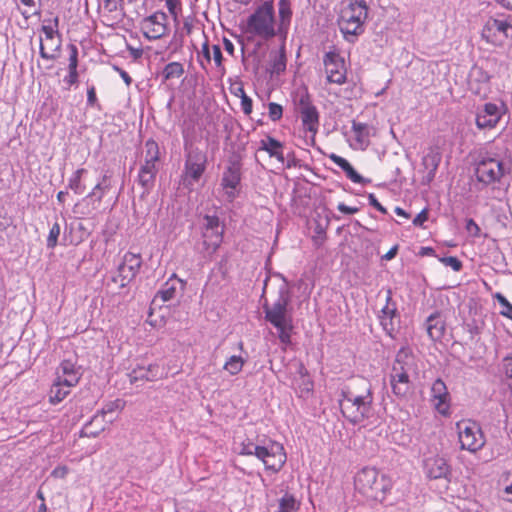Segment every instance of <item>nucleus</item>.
I'll use <instances>...</instances> for the list:
<instances>
[{
    "label": "nucleus",
    "instance_id": "nucleus-1",
    "mask_svg": "<svg viewBox=\"0 0 512 512\" xmlns=\"http://www.w3.org/2000/svg\"><path fill=\"white\" fill-rule=\"evenodd\" d=\"M181 132L185 156L181 182L185 188L191 191L205 173L208 157L206 152L197 145L201 135L193 117L184 120Z\"/></svg>",
    "mask_w": 512,
    "mask_h": 512
},
{
    "label": "nucleus",
    "instance_id": "nucleus-2",
    "mask_svg": "<svg viewBox=\"0 0 512 512\" xmlns=\"http://www.w3.org/2000/svg\"><path fill=\"white\" fill-rule=\"evenodd\" d=\"M290 302L291 293L287 283L283 281L278 288L277 299L271 305L267 301L263 304L265 320L276 328L278 338L284 346L291 343L293 330Z\"/></svg>",
    "mask_w": 512,
    "mask_h": 512
},
{
    "label": "nucleus",
    "instance_id": "nucleus-3",
    "mask_svg": "<svg viewBox=\"0 0 512 512\" xmlns=\"http://www.w3.org/2000/svg\"><path fill=\"white\" fill-rule=\"evenodd\" d=\"M418 375L416 357L409 347H402L397 352L389 374V382L393 394L404 399L412 390L413 379Z\"/></svg>",
    "mask_w": 512,
    "mask_h": 512
},
{
    "label": "nucleus",
    "instance_id": "nucleus-4",
    "mask_svg": "<svg viewBox=\"0 0 512 512\" xmlns=\"http://www.w3.org/2000/svg\"><path fill=\"white\" fill-rule=\"evenodd\" d=\"M368 9L365 0H349L348 4L342 7L338 26L346 41L353 43L364 33Z\"/></svg>",
    "mask_w": 512,
    "mask_h": 512
},
{
    "label": "nucleus",
    "instance_id": "nucleus-5",
    "mask_svg": "<svg viewBox=\"0 0 512 512\" xmlns=\"http://www.w3.org/2000/svg\"><path fill=\"white\" fill-rule=\"evenodd\" d=\"M354 485L368 500L382 502L392 488V481L377 469L364 467L356 474Z\"/></svg>",
    "mask_w": 512,
    "mask_h": 512
},
{
    "label": "nucleus",
    "instance_id": "nucleus-6",
    "mask_svg": "<svg viewBox=\"0 0 512 512\" xmlns=\"http://www.w3.org/2000/svg\"><path fill=\"white\" fill-rule=\"evenodd\" d=\"M338 402L343 416L353 424H359L372 415L373 395L370 385L359 395L351 390H342Z\"/></svg>",
    "mask_w": 512,
    "mask_h": 512
},
{
    "label": "nucleus",
    "instance_id": "nucleus-7",
    "mask_svg": "<svg viewBox=\"0 0 512 512\" xmlns=\"http://www.w3.org/2000/svg\"><path fill=\"white\" fill-rule=\"evenodd\" d=\"M474 166L477 180L485 185L499 182L510 171L504 157L493 151H481Z\"/></svg>",
    "mask_w": 512,
    "mask_h": 512
},
{
    "label": "nucleus",
    "instance_id": "nucleus-8",
    "mask_svg": "<svg viewBox=\"0 0 512 512\" xmlns=\"http://www.w3.org/2000/svg\"><path fill=\"white\" fill-rule=\"evenodd\" d=\"M247 32L263 39L275 36L273 1H265L247 20Z\"/></svg>",
    "mask_w": 512,
    "mask_h": 512
},
{
    "label": "nucleus",
    "instance_id": "nucleus-9",
    "mask_svg": "<svg viewBox=\"0 0 512 512\" xmlns=\"http://www.w3.org/2000/svg\"><path fill=\"white\" fill-rule=\"evenodd\" d=\"M456 429L461 449L476 452L484 446L485 437L475 421L461 420L457 422Z\"/></svg>",
    "mask_w": 512,
    "mask_h": 512
},
{
    "label": "nucleus",
    "instance_id": "nucleus-10",
    "mask_svg": "<svg viewBox=\"0 0 512 512\" xmlns=\"http://www.w3.org/2000/svg\"><path fill=\"white\" fill-rule=\"evenodd\" d=\"M51 24L43 25L41 31L45 38H40L39 54L45 60H55L61 49V36L59 34V18L56 16L50 21Z\"/></svg>",
    "mask_w": 512,
    "mask_h": 512
},
{
    "label": "nucleus",
    "instance_id": "nucleus-11",
    "mask_svg": "<svg viewBox=\"0 0 512 512\" xmlns=\"http://www.w3.org/2000/svg\"><path fill=\"white\" fill-rule=\"evenodd\" d=\"M223 232L224 229L217 216L206 215L204 217L201 252L205 256L210 257L218 250L223 241Z\"/></svg>",
    "mask_w": 512,
    "mask_h": 512
},
{
    "label": "nucleus",
    "instance_id": "nucleus-12",
    "mask_svg": "<svg viewBox=\"0 0 512 512\" xmlns=\"http://www.w3.org/2000/svg\"><path fill=\"white\" fill-rule=\"evenodd\" d=\"M296 105L303 127L315 135L319 128V112L307 92L297 94Z\"/></svg>",
    "mask_w": 512,
    "mask_h": 512
},
{
    "label": "nucleus",
    "instance_id": "nucleus-13",
    "mask_svg": "<svg viewBox=\"0 0 512 512\" xmlns=\"http://www.w3.org/2000/svg\"><path fill=\"white\" fill-rule=\"evenodd\" d=\"M140 29L149 40L162 38L168 32L167 14L162 11H156L152 15L143 18L140 22Z\"/></svg>",
    "mask_w": 512,
    "mask_h": 512
},
{
    "label": "nucleus",
    "instance_id": "nucleus-14",
    "mask_svg": "<svg viewBox=\"0 0 512 512\" xmlns=\"http://www.w3.org/2000/svg\"><path fill=\"white\" fill-rule=\"evenodd\" d=\"M141 265L142 258L140 254L125 253L122 263L118 266V274L113 280L119 282L120 287L127 286L139 273Z\"/></svg>",
    "mask_w": 512,
    "mask_h": 512
},
{
    "label": "nucleus",
    "instance_id": "nucleus-15",
    "mask_svg": "<svg viewBox=\"0 0 512 512\" xmlns=\"http://www.w3.org/2000/svg\"><path fill=\"white\" fill-rule=\"evenodd\" d=\"M323 62L329 83L342 85L346 82L345 61L340 54L334 51L327 52Z\"/></svg>",
    "mask_w": 512,
    "mask_h": 512
},
{
    "label": "nucleus",
    "instance_id": "nucleus-16",
    "mask_svg": "<svg viewBox=\"0 0 512 512\" xmlns=\"http://www.w3.org/2000/svg\"><path fill=\"white\" fill-rule=\"evenodd\" d=\"M504 113L503 103H485L476 113V126L479 129H492L496 127Z\"/></svg>",
    "mask_w": 512,
    "mask_h": 512
},
{
    "label": "nucleus",
    "instance_id": "nucleus-17",
    "mask_svg": "<svg viewBox=\"0 0 512 512\" xmlns=\"http://www.w3.org/2000/svg\"><path fill=\"white\" fill-rule=\"evenodd\" d=\"M241 182V166L238 162H232L223 172L221 187L226 199L232 202L237 197V189Z\"/></svg>",
    "mask_w": 512,
    "mask_h": 512
},
{
    "label": "nucleus",
    "instance_id": "nucleus-18",
    "mask_svg": "<svg viewBox=\"0 0 512 512\" xmlns=\"http://www.w3.org/2000/svg\"><path fill=\"white\" fill-rule=\"evenodd\" d=\"M430 401L435 410L443 416L449 414L450 396L446 384L441 379H437L431 386Z\"/></svg>",
    "mask_w": 512,
    "mask_h": 512
},
{
    "label": "nucleus",
    "instance_id": "nucleus-19",
    "mask_svg": "<svg viewBox=\"0 0 512 512\" xmlns=\"http://www.w3.org/2000/svg\"><path fill=\"white\" fill-rule=\"evenodd\" d=\"M482 38L495 46L505 44L504 19L490 18L482 29Z\"/></svg>",
    "mask_w": 512,
    "mask_h": 512
},
{
    "label": "nucleus",
    "instance_id": "nucleus-20",
    "mask_svg": "<svg viewBox=\"0 0 512 512\" xmlns=\"http://www.w3.org/2000/svg\"><path fill=\"white\" fill-rule=\"evenodd\" d=\"M424 470L430 479L447 478L450 474V466L441 456H432L425 460Z\"/></svg>",
    "mask_w": 512,
    "mask_h": 512
},
{
    "label": "nucleus",
    "instance_id": "nucleus-21",
    "mask_svg": "<svg viewBox=\"0 0 512 512\" xmlns=\"http://www.w3.org/2000/svg\"><path fill=\"white\" fill-rule=\"evenodd\" d=\"M159 146L156 141L149 139L145 142V159L141 164L139 171L142 173H152L157 175L159 162Z\"/></svg>",
    "mask_w": 512,
    "mask_h": 512
},
{
    "label": "nucleus",
    "instance_id": "nucleus-22",
    "mask_svg": "<svg viewBox=\"0 0 512 512\" xmlns=\"http://www.w3.org/2000/svg\"><path fill=\"white\" fill-rule=\"evenodd\" d=\"M56 379L66 386H76L81 378L79 368L71 360H63L56 372Z\"/></svg>",
    "mask_w": 512,
    "mask_h": 512
},
{
    "label": "nucleus",
    "instance_id": "nucleus-23",
    "mask_svg": "<svg viewBox=\"0 0 512 512\" xmlns=\"http://www.w3.org/2000/svg\"><path fill=\"white\" fill-rule=\"evenodd\" d=\"M286 453L282 444L271 442L270 456L264 460L263 464L267 470L278 472L286 463Z\"/></svg>",
    "mask_w": 512,
    "mask_h": 512
},
{
    "label": "nucleus",
    "instance_id": "nucleus-24",
    "mask_svg": "<svg viewBox=\"0 0 512 512\" xmlns=\"http://www.w3.org/2000/svg\"><path fill=\"white\" fill-rule=\"evenodd\" d=\"M162 377L160 367L157 364H150L147 367H136L129 373L130 383L138 381H155Z\"/></svg>",
    "mask_w": 512,
    "mask_h": 512
},
{
    "label": "nucleus",
    "instance_id": "nucleus-25",
    "mask_svg": "<svg viewBox=\"0 0 512 512\" xmlns=\"http://www.w3.org/2000/svg\"><path fill=\"white\" fill-rule=\"evenodd\" d=\"M329 158L334 164H336L345 172L346 177L350 179L353 183L364 185L371 182L369 179H366L362 177L359 173H357V171L345 158L336 154H331Z\"/></svg>",
    "mask_w": 512,
    "mask_h": 512
},
{
    "label": "nucleus",
    "instance_id": "nucleus-26",
    "mask_svg": "<svg viewBox=\"0 0 512 512\" xmlns=\"http://www.w3.org/2000/svg\"><path fill=\"white\" fill-rule=\"evenodd\" d=\"M201 53L208 63H210L211 60L214 61L215 67L222 75L225 73V67L223 65V55L219 45L215 44L210 46L209 42L206 40L202 44Z\"/></svg>",
    "mask_w": 512,
    "mask_h": 512
},
{
    "label": "nucleus",
    "instance_id": "nucleus-27",
    "mask_svg": "<svg viewBox=\"0 0 512 512\" xmlns=\"http://www.w3.org/2000/svg\"><path fill=\"white\" fill-rule=\"evenodd\" d=\"M259 144V150L267 152L270 157H274L284 164L283 144L280 141L267 135Z\"/></svg>",
    "mask_w": 512,
    "mask_h": 512
},
{
    "label": "nucleus",
    "instance_id": "nucleus-28",
    "mask_svg": "<svg viewBox=\"0 0 512 512\" xmlns=\"http://www.w3.org/2000/svg\"><path fill=\"white\" fill-rule=\"evenodd\" d=\"M441 161V155L435 150H429L422 158V165L426 171L425 181L430 183L436 174Z\"/></svg>",
    "mask_w": 512,
    "mask_h": 512
},
{
    "label": "nucleus",
    "instance_id": "nucleus-29",
    "mask_svg": "<svg viewBox=\"0 0 512 512\" xmlns=\"http://www.w3.org/2000/svg\"><path fill=\"white\" fill-rule=\"evenodd\" d=\"M428 336L433 340H440L445 332V322L439 313L431 314L426 320Z\"/></svg>",
    "mask_w": 512,
    "mask_h": 512
},
{
    "label": "nucleus",
    "instance_id": "nucleus-30",
    "mask_svg": "<svg viewBox=\"0 0 512 512\" xmlns=\"http://www.w3.org/2000/svg\"><path fill=\"white\" fill-rule=\"evenodd\" d=\"M69 50V63H68V75L64 77V82L68 86L75 85L78 82V48L74 44L68 45Z\"/></svg>",
    "mask_w": 512,
    "mask_h": 512
},
{
    "label": "nucleus",
    "instance_id": "nucleus-31",
    "mask_svg": "<svg viewBox=\"0 0 512 512\" xmlns=\"http://www.w3.org/2000/svg\"><path fill=\"white\" fill-rule=\"evenodd\" d=\"M352 132L354 134V139L358 148L364 149L368 146L370 138V127L366 123L353 121Z\"/></svg>",
    "mask_w": 512,
    "mask_h": 512
},
{
    "label": "nucleus",
    "instance_id": "nucleus-32",
    "mask_svg": "<svg viewBox=\"0 0 512 512\" xmlns=\"http://www.w3.org/2000/svg\"><path fill=\"white\" fill-rule=\"evenodd\" d=\"M71 387L72 386H66V384L62 383V381L55 379V381L53 382V384L50 388L49 401L52 404L60 403L70 393Z\"/></svg>",
    "mask_w": 512,
    "mask_h": 512
},
{
    "label": "nucleus",
    "instance_id": "nucleus-33",
    "mask_svg": "<svg viewBox=\"0 0 512 512\" xmlns=\"http://www.w3.org/2000/svg\"><path fill=\"white\" fill-rule=\"evenodd\" d=\"M107 180V175H104L102 178V182H99L95 185L92 191L83 199V201L87 199H92L93 208L97 209L104 197V195L109 191V185L105 184Z\"/></svg>",
    "mask_w": 512,
    "mask_h": 512
},
{
    "label": "nucleus",
    "instance_id": "nucleus-34",
    "mask_svg": "<svg viewBox=\"0 0 512 512\" xmlns=\"http://www.w3.org/2000/svg\"><path fill=\"white\" fill-rule=\"evenodd\" d=\"M177 282H181V280L177 279L175 275H173V277H171L167 282H165L161 289L157 292L154 301L157 298H161L163 302H167L174 299L177 292Z\"/></svg>",
    "mask_w": 512,
    "mask_h": 512
},
{
    "label": "nucleus",
    "instance_id": "nucleus-35",
    "mask_svg": "<svg viewBox=\"0 0 512 512\" xmlns=\"http://www.w3.org/2000/svg\"><path fill=\"white\" fill-rule=\"evenodd\" d=\"M278 14L280 19V30L287 29L292 18V10L290 0H279L278 2Z\"/></svg>",
    "mask_w": 512,
    "mask_h": 512
},
{
    "label": "nucleus",
    "instance_id": "nucleus-36",
    "mask_svg": "<svg viewBox=\"0 0 512 512\" xmlns=\"http://www.w3.org/2000/svg\"><path fill=\"white\" fill-rule=\"evenodd\" d=\"M246 360L242 356L232 355L224 363L223 369L231 376L239 374Z\"/></svg>",
    "mask_w": 512,
    "mask_h": 512
},
{
    "label": "nucleus",
    "instance_id": "nucleus-37",
    "mask_svg": "<svg viewBox=\"0 0 512 512\" xmlns=\"http://www.w3.org/2000/svg\"><path fill=\"white\" fill-rule=\"evenodd\" d=\"M87 173L84 168L77 169L68 180V188L71 189L75 194H82L86 187L82 183V177Z\"/></svg>",
    "mask_w": 512,
    "mask_h": 512
},
{
    "label": "nucleus",
    "instance_id": "nucleus-38",
    "mask_svg": "<svg viewBox=\"0 0 512 512\" xmlns=\"http://www.w3.org/2000/svg\"><path fill=\"white\" fill-rule=\"evenodd\" d=\"M183 74L184 67L180 62H170L164 67L162 71L164 80L180 78Z\"/></svg>",
    "mask_w": 512,
    "mask_h": 512
},
{
    "label": "nucleus",
    "instance_id": "nucleus-39",
    "mask_svg": "<svg viewBox=\"0 0 512 512\" xmlns=\"http://www.w3.org/2000/svg\"><path fill=\"white\" fill-rule=\"evenodd\" d=\"M286 53L285 48L282 46L279 52L275 55L271 63V73L272 74H281L286 70Z\"/></svg>",
    "mask_w": 512,
    "mask_h": 512
},
{
    "label": "nucleus",
    "instance_id": "nucleus-40",
    "mask_svg": "<svg viewBox=\"0 0 512 512\" xmlns=\"http://www.w3.org/2000/svg\"><path fill=\"white\" fill-rule=\"evenodd\" d=\"M98 419L99 415H94L93 418L83 426L80 432V436L90 438H96L99 436L100 433L105 430V426L101 424L97 428H92L93 423L98 421Z\"/></svg>",
    "mask_w": 512,
    "mask_h": 512
},
{
    "label": "nucleus",
    "instance_id": "nucleus-41",
    "mask_svg": "<svg viewBox=\"0 0 512 512\" xmlns=\"http://www.w3.org/2000/svg\"><path fill=\"white\" fill-rule=\"evenodd\" d=\"M299 504L291 494H285L279 500V512H294L298 510Z\"/></svg>",
    "mask_w": 512,
    "mask_h": 512
},
{
    "label": "nucleus",
    "instance_id": "nucleus-42",
    "mask_svg": "<svg viewBox=\"0 0 512 512\" xmlns=\"http://www.w3.org/2000/svg\"><path fill=\"white\" fill-rule=\"evenodd\" d=\"M156 175L152 173L138 172L137 182L144 189V193H149L155 185Z\"/></svg>",
    "mask_w": 512,
    "mask_h": 512
},
{
    "label": "nucleus",
    "instance_id": "nucleus-43",
    "mask_svg": "<svg viewBox=\"0 0 512 512\" xmlns=\"http://www.w3.org/2000/svg\"><path fill=\"white\" fill-rule=\"evenodd\" d=\"M501 484L503 486V497L512 503V470L503 475Z\"/></svg>",
    "mask_w": 512,
    "mask_h": 512
},
{
    "label": "nucleus",
    "instance_id": "nucleus-44",
    "mask_svg": "<svg viewBox=\"0 0 512 512\" xmlns=\"http://www.w3.org/2000/svg\"><path fill=\"white\" fill-rule=\"evenodd\" d=\"M396 315H397L396 304L394 302H392L391 290H388L387 296H386V305L382 308L380 316H387V317L395 318Z\"/></svg>",
    "mask_w": 512,
    "mask_h": 512
},
{
    "label": "nucleus",
    "instance_id": "nucleus-45",
    "mask_svg": "<svg viewBox=\"0 0 512 512\" xmlns=\"http://www.w3.org/2000/svg\"><path fill=\"white\" fill-rule=\"evenodd\" d=\"M494 297L497 299V301L502 307L500 314L512 319V304L501 293H496Z\"/></svg>",
    "mask_w": 512,
    "mask_h": 512
},
{
    "label": "nucleus",
    "instance_id": "nucleus-46",
    "mask_svg": "<svg viewBox=\"0 0 512 512\" xmlns=\"http://www.w3.org/2000/svg\"><path fill=\"white\" fill-rule=\"evenodd\" d=\"M124 406V403L120 399H116L114 401H111L103 406L101 411H99L97 414L101 417H104L108 413H112L118 409H122Z\"/></svg>",
    "mask_w": 512,
    "mask_h": 512
},
{
    "label": "nucleus",
    "instance_id": "nucleus-47",
    "mask_svg": "<svg viewBox=\"0 0 512 512\" xmlns=\"http://www.w3.org/2000/svg\"><path fill=\"white\" fill-rule=\"evenodd\" d=\"M60 235V225L56 222L50 228L48 237H47V247L54 248L57 245V241Z\"/></svg>",
    "mask_w": 512,
    "mask_h": 512
},
{
    "label": "nucleus",
    "instance_id": "nucleus-48",
    "mask_svg": "<svg viewBox=\"0 0 512 512\" xmlns=\"http://www.w3.org/2000/svg\"><path fill=\"white\" fill-rule=\"evenodd\" d=\"M268 115L269 118L274 122L280 120L283 115L282 106L275 102H270L268 105Z\"/></svg>",
    "mask_w": 512,
    "mask_h": 512
},
{
    "label": "nucleus",
    "instance_id": "nucleus-49",
    "mask_svg": "<svg viewBox=\"0 0 512 512\" xmlns=\"http://www.w3.org/2000/svg\"><path fill=\"white\" fill-rule=\"evenodd\" d=\"M271 442L272 440H269L266 445H257V448L254 449V456L257 457L259 460L264 462L265 459H267L268 456H270V450H271Z\"/></svg>",
    "mask_w": 512,
    "mask_h": 512
},
{
    "label": "nucleus",
    "instance_id": "nucleus-50",
    "mask_svg": "<svg viewBox=\"0 0 512 512\" xmlns=\"http://www.w3.org/2000/svg\"><path fill=\"white\" fill-rule=\"evenodd\" d=\"M380 318V324L383 328V330L386 332L387 335L390 337H393V333L395 331V325H394V318L387 317V316H379Z\"/></svg>",
    "mask_w": 512,
    "mask_h": 512
},
{
    "label": "nucleus",
    "instance_id": "nucleus-51",
    "mask_svg": "<svg viewBox=\"0 0 512 512\" xmlns=\"http://www.w3.org/2000/svg\"><path fill=\"white\" fill-rule=\"evenodd\" d=\"M257 448V445H255L250 439H245L240 444V450L239 454L243 456H254V449Z\"/></svg>",
    "mask_w": 512,
    "mask_h": 512
},
{
    "label": "nucleus",
    "instance_id": "nucleus-52",
    "mask_svg": "<svg viewBox=\"0 0 512 512\" xmlns=\"http://www.w3.org/2000/svg\"><path fill=\"white\" fill-rule=\"evenodd\" d=\"M440 261L445 265L451 267L454 271L458 272L462 268V262L454 256L442 257Z\"/></svg>",
    "mask_w": 512,
    "mask_h": 512
},
{
    "label": "nucleus",
    "instance_id": "nucleus-53",
    "mask_svg": "<svg viewBox=\"0 0 512 512\" xmlns=\"http://www.w3.org/2000/svg\"><path fill=\"white\" fill-rule=\"evenodd\" d=\"M169 13L176 20L181 10V0H164Z\"/></svg>",
    "mask_w": 512,
    "mask_h": 512
},
{
    "label": "nucleus",
    "instance_id": "nucleus-54",
    "mask_svg": "<svg viewBox=\"0 0 512 512\" xmlns=\"http://www.w3.org/2000/svg\"><path fill=\"white\" fill-rule=\"evenodd\" d=\"M240 91L242 92V96H241L242 110L246 115H249L252 112V99L245 94L243 89H240Z\"/></svg>",
    "mask_w": 512,
    "mask_h": 512
},
{
    "label": "nucleus",
    "instance_id": "nucleus-55",
    "mask_svg": "<svg viewBox=\"0 0 512 512\" xmlns=\"http://www.w3.org/2000/svg\"><path fill=\"white\" fill-rule=\"evenodd\" d=\"M504 36L505 43L508 41L509 45L512 46V18L504 19Z\"/></svg>",
    "mask_w": 512,
    "mask_h": 512
},
{
    "label": "nucleus",
    "instance_id": "nucleus-56",
    "mask_svg": "<svg viewBox=\"0 0 512 512\" xmlns=\"http://www.w3.org/2000/svg\"><path fill=\"white\" fill-rule=\"evenodd\" d=\"M68 472H69V469H68L67 466H65V465L57 466L51 472V476L54 477V478L63 479V478H65L67 476Z\"/></svg>",
    "mask_w": 512,
    "mask_h": 512
},
{
    "label": "nucleus",
    "instance_id": "nucleus-57",
    "mask_svg": "<svg viewBox=\"0 0 512 512\" xmlns=\"http://www.w3.org/2000/svg\"><path fill=\"white\" fill-rule=\"evenodd\" d=\"M428 220V210L423 209L417 216L413 219V225L422 227L424 222Z\"/></svg>",
    "mask_w": 512,
    "mask_h": 512
},
{
    "label": "nucleus",
    "instance_id": "nucleus-58",
    "mask_svg": "<svg viewBox=\"0 0 512 512\" xmlns=\"http://www.w3.org/2000/svg\"><path fill=\"white\" fill-rule=\"evenodd\" d=\"M368 201L371 206H373L375 209H377L379 212L386 214L387 210L384 206H382L379 201L377 200L376 196L373 193H370L368 195Z\"/></svg>",
    "mask_w": 512,
    "mask_h": 512
},
{
    "label": "nucleus",
    "instance_id": "nucleus-59",
    "mask_svg": "<svg viewBox=\"0 0 512 512\" xmlns=\"http://www.w3.org/2000/svg\"><path fill=\"white\" fill-rule=\"evenodd\" d=\"M97 102L96 90L94 86H91L87 90V103L90 106H94Z\"/></svg>",
    "mask_w": 512,
    "mask_h": 512
},
{
    "label": "nucleus",
    "instance_id": "nucleus-60",
    "mask_svg": "<svg viewBox=\"0 0 512 512\" xmlns=\"http://www.w3.org/2000/svg\"><path fill=\"white\" fill-rule=\"evenodd\" d=\"M120 1L121 0H103V6L107 11L114 12L117 10Z\"/></svg>",
    "mask_w": 512,
    "mask_h": 512
},
{
    "label": "nucleus",
    "instance_id": "nucleus-61",
    "mask_svg": "<svg viewBox=\"0 0 512 512\" xmlns=\"http://www.w3.org/2000/svg\"><path fill=\"white\" fill-rule=\"evenodd\" d=\"M337 209L344 214H355L359 211L358 207H350L344 203H339Z\"/></svg>",
    "mask_w": 512,
    "mask_h": 512
},
{
    "label": "nucleus",
    "instance_id": "nucleus-62",
    "mask_svg": "<svg viewBox=\"0 0 512 512\" xmlns=\"http://www.w3.org/2000/svg\"><path fill=\"white\" fill-rule=\"evenodd\" d=\"M113 68L115 71L119 73L120 77L123 79L127 86H129L132 83V78L125 70L121 69L118 66H113Z\"/></svg>",
    "mask_w": 512,
    "mask_h": 512
},
{
    "label": "nucleus",
    "instance_id": "nucleus-63",
    "mask_svg": "<svg viewBox=\"0 0 512 512\" xmlns=\"http://www.w3.org/2000/svg\"><path fill=\"white\" fill-rule=\"evenodd\" d=\"M182 44H183V35L178 34V32L176 31L174 33L173 39L171 41V45H175V47L178 48V47H181Z\"/></svg>",
    "mask_w": 512,
    "mask_h": 512
},
{
    "label": "nucleus",
    "instance_id": "nucleus-64",
    "mask_svg": "<svg viewBox=\"0 0 512 512\" xmlns=\"http://www.w3.org/2000/svg\"><path fill=\"white\" fill-rule=\"evenodd\" d=\"M397 252H398V245H395L385 255L382 256V259L391 260L396 256Z\"/></svg>",
    "mask_w": 512,
    "mask_h": 512
}]
</instances>
